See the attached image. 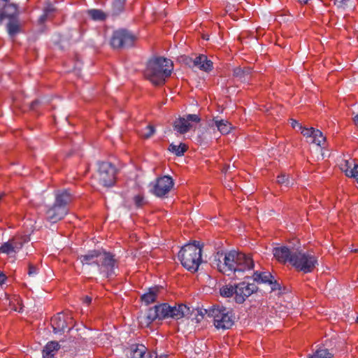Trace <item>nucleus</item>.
I'll return each instance as SVG.
<instances>
[{"label":"nucleus","mask_w":358,"mask_h":358,"mask_svg":"<svg viewBox=\"0 0 358 358\" xmlns=\"http://www.w3.org/2000/svg\"><path fill=\"white\" fill-rule=\"evenodd\" d=\"M255 266L252 256L249 254L231 250L224 254L223 262L217 264L220 272L228 276L239 279Z\"/></svg>","instance_id":"1"},{"label":"nucleus","mask_w":358,"mask_h":358,"mask_svg":"<svg viewBox=\"0 0 358 358\" xmlns=\"http://www.w3.org/2000/svg\"><path fill=\"white\" fill-rule=\"evenodd\" d=\"M173 63L170 59L157 57L150 59L145 71V76L154 85L164 83L166 78L171 76Z\"/></svg>","instance_id":"2"},{"label":"nucleus","mask_w":358,"mask_h":358,"mask_svg":"<svg viewBox=\"0 0 358 358\" xmlns=\"http://www.w3.org/2000/svg\"><path fill=\"white\" fill-rule=\"evenodd\" d=\"M202 249L199 243H189L182 248L178 254V257L182 265L188 271L195 272L198 270L201 263Z\"/></svg>","instance_id":"3"},{"label":"nucleus","mask_w":358,"mask_h":358,"mask_svg":"<svg viewBox=\"0 0 358 358\" xmlns=\"http://www.w3.org/2000/svg\"><path fill=\"white\" fill-rule=\"evenodd\" d=\"M290 264L303 273H311L318 264L317 257L313 251L296 248L295 255L290 259Z\"/></svg>","instance_id":"4"},{"label":"nucleus","mask_w":358,"mask_h":358,"mask_svg":"<svg viewBox=\"0 0 358 358\" xmlns=\"http://www.w3.org/2000/svg\"><path fill=\"white\" fill-rule=\"evenodd\" d=\"M208 316L213 319V324L217 329H230L234 323L232 311L222 306H213L205 310Z\"/></svg>","instance_id":"5"},{"label":"nucleus","mask_w":358,"mask_h":358,"mask_svg":"<svg viewBox=\"0 0 358 358\" xmlns=\"http://www.w3.org/2000/svg\"><path fill=\"white\" fill-rule=\"evenodd\" d=\"M116 173V168L111 163L100 162L94 178L103 186L111 187L115 182Z\"/></svg>","instance_id":"6"},{"label":"nucleus","mask_w":358,"mask_h":358,"mask_svg":"<svg viewBox=\"0 0 358 358\" xmlns=\"http://www.w3.org/2000/svg\"><path fill=\"white\" fill-rule=\"evenodd\" d=\"M159 310L162 320L173 319L176 320L187 317L190 315V308L183 303L175 304L171 306L164 303L160 304Z\"/></svg>","instance_id":"7"},{"label":"nucleus","mask_w":358,"mask_h":358,"mask_svg":"<svg viewBox=\"0 0 358 358\" xmlns=\"http://www.w3.org/2000/svg\"><path fill=\"white\" fill-rule=\"evenodd\" d=\"M136 36L130 31L120 29L115 31L110 40L114 48H129L134 45Z\"/></svg>","instance_id":"8"},{"label":"nucleus","mask_w":358,"mask_h":358,"mask_svg":"<svg viewBox=\"0 0 358 358\" xmlns=\"http://www.w3.org/2000/svg\"><path fill=\"white\" fill-rule=\"evenodd\" d=\"M117 266V262L110 252L102 250L98 267L99 271L105 275L106 278H110L115 275V268Z\"/></svg>","instance_id":"9"},{"label":"nucleus","mask_w":358,"mask_h":358,"mask_svg":"<svg viewBox=\"0 0 358 358\" xmlns=\"http://www.w3.org/2000/svg\"><path fill=\"white\" fill-rule=\"evenodd\" d=\"M173 187V181L171 177L164 176L157 178L152 185L151 192L158 197L166 195Z\"/></svg>","instance_id":"10"},{"label":"nucleus","mask_w":358,"mask_h":358,"mask_svg":"<svg viewBox=\"0 0 358 358\" xmlns=\"http://www.w3.org/2000/svg\"><path fill=\"white\" fill-rule=\"evenodd\" d=\"M51 324L55 333L64 332L73 327V317L71 314L59 313L51 319Z\"/></svg>","instance_id":"11"},{"label":"nucleus","mask_w":358,"mask_h":358,"mask_svg":"<svg viewBox=\"0 0 358 358\" xmlns=\"http://www.w3.org/2000/svg\"><path fill=\"white\" fill-rule=\"evenodd\" d=\"M258 287L252 283L240 282L235 285V301L236 303H242L245 299L254 292H257Z\"/></svg>","instance_id":"12"},{"label":"nucleus","mask_w":358,"mask_h":358,"mask_svg":"<svg viewBox=\"0 0 358 358\" xmlns=\"http://www.w3.org/2000/svg\"><path fill=\"white\" fill-rule=\"evenodd\" d=\"M159 307L160 304L155 306L149 308L146 313L138 316V320L141 327H148L156 319L162 320Z\"/></svg>","instance_id":"13"},{"label":"nucleus","mask_w":358,"mask_h":358,"mask_svg":"<svg viewBox=\"0 0 358 358\" xmlns=\"http://www.w3.org/2000/svg\"><path fill=\"white\" fill-rule=\"evenodd\" d=\"M27 241H28L27 237H14L11 240H9L6 243H4L0 247V251L2 253H6L7 255L17 252L19 250L22 248L23 244Z\"/></svg>","instance_id":"14"},{"label":"nucleus","mask_w":358,"mask_h":358,"mask_svg":"<svg viewBox=\"0 0 358 358\" xmlns=\"http://www.w3.org/2000/svg\"><path fill=\"white\" fill-rule=\"evenodd\" d=\"M296 248L281 246L275 248L273 254L275 259L282 263L289 262L293 256L295 255Z\"/></svg>","instance_id":"15"},{"label":"nucleus","mask_w":358,"mask_h":358,"mask_svg":"<svg viewBox=\"0 0 358 358\" xmlns=\"http://www.w3.org/2000/svg\"><path fill=\"white\" fill-rule=\"evenodd\" d=\"M69 212L68 208L64 207H59L56 204H53L50 207L45 213V217L47 220L52 223H55L62 220Z\"/></svg>","instance_id":"16"},{"label":"nucleus","mask_w":358,"mask_h":358,"mask_svg":"<svg viewBox=\"0 0 358 358\" xmlns=\"http://www.w3.org/2000/svg\"><path fill=\"white\" fill-rule=\"evenodd\" d=\"M254 281L257 283H268L271 285V290H276L279 289V284L273 280V277L271 273L268 271L264 272H254L252 275Z\"/></svg>","instance_id":"17"},{"label":"nucleus","mask_w":358,"mask_h":358,"mask_svg":"<svg viewBox=\"0 0 358 358\" xmlns=\"http://www.w3.org/2000/svg\"><path fill=\"white\" fill-rule=\"evenodd\" d=\"M124 352L128 358H143L147 348L142 344H132Z\"/></svg>","instance_id":"18"},{"label":"nucleus","mask_w":358,"mask_h":358,"mask_svg":"<svg viewBox=\"0 0 358 358\" xmlns=\"http://www.w3.org/2000/svg\"><path fill=\"white\" fill-rule=\"evenodd\" d=\"M102 250H94L89 251L87 254L80 255L79 259L81 263L87 265L96 264L99 265V258L101 257Z\"/></svg>","instance_id":"19"},{"label":"nucleus","mask_w":358,"mask_h":358,"mask_svg":"<svg viewBox=\"0 0 358 358\" xmlns=\"http://www.w3.org/2000/svg\"><path fill=\"white\" fill-rule=\"evenodd\" d=\"M162 289V287L159 286L149 288L148 291L141 296V301L145 305L155 302Z\"/></svg>","instance_id":"20"},{"label":"nucleus","mask_w":358,"mask_h":358,"mask_svg":"<svg viewBox=\"0 0 358 358\" xmlns=\"http://www.w3.org/2000/svg\"><path fill=\"white\" fill-rule=\"evenodd\" d=\"M194 66L199 68L200 70L208 72L213 68V63L208 59L205 55H200L193 60Z\"/></svg>","instance_id":"21"},{"label":"nucleus","mask_w":358,"mask_h":358,"mask_svg":"<svg viewBox=\"0 0 358 358\" xmlns=\"http://www.w3.org/2000/svg\"><path fill=\"white\" fill-rule=\"evenodd\" d=\"M210 128L214 127L217 128V130L222 134H227L231 130V124L226 120L219 119L217 117H214L211 122L208 123Z\"/></svg>","instance_id":"22"},{"label":"nucleus","mask_w":358,"mask_h":358,"mask_svg":"<svg viewBox=\"0 0 358 358\" xmlns=\"http://www.w3.org/2000/svg\"><path fill=\"white\" fill-rule=\"evenodd\" d=\"M72 201L73 196L67 190L58 191L55 194V204L59 207L68 208L69 204H70Z\"/></svg>","instance_id":"23"},{"label":"nucleus","mask_w":358,"mask_h":358,"mask_svg":"<svg viewBox=\"0 0 358 358\" xmlns=\"http://www.w3.org/2000/svg\"><path fill=\"white\" fill-rule=\"evenodd\" d=\"M60 348L61 345L58 342H48L43 348L42 352L43 358H53Z\"/></svg>","instance_id":"24"},{"label":"nucleus","mask_w":358,"mask_h":358,"mask_svg":"<svg viewBox=\"0 0 358 358\" xmlns=\"http://www.w3.org/2000/svg\"><path fill=\"white\" fill-rule=\"evenodd\" d=\"M17 15V6L15 4H8L5 8V10L3 13H0V23H1L5 17L13 20Z\"/></svg>","instance_id":"25"},{"label":"nucleus","mask_w":358,"mask_h":358,"mask_svg":"<svg viewBox=\"0 0 358 358\" xmlns=\"http://www.w3.org/2000/svg\"><path fill=\"white\" fill-rule=\"evenodd\" d=\"M173 127L178 132L183 134L190 129L192 124L185 117H180L174 122Z\"/></svg>","instance_id":"26"},{"label":"nucleus","mask_w":358,"mask_h":358,"mask_svg":"<svg viewBox=\"0 0 358 358\" xmlns=\"http://www.w3.org/2000/svg\"><path fill=\"white\" fill-rule=\"evenodd\" d=\"M355 165L356 164H354L353 161L345 159H343L339 164L341 170L345 173L346 176L351 178L355 176Z\"/></svg>","instance_id":"27"},{"label":"nucleus","mask_w":358,"mask_h":358,"mask_svg":"<svg viewBox=\"0 0 358 358\" xmlns=\"http://www.w3.org/2000/svg\"><path fill=\"white\" fill-rule=\"evenodd\" d=\"M250 70L248 68L241 69L237 67L234 70V76L240 79L241 82H246L250 77Z\"/></svg>","instance_id":"28"},{"label":"nucleus","mask_w":358,"mask_h":358,"mask_svg":"<svg viewBox=\"0 0 358 358\" xmlns=\"http://www.w3.org/2000/svg\"><path fill=\"white\" fill-rule=\"evenodd\" d=\"M55 12L56 9L54 6L48 3L43 8V14L40 17L41 22H43L46 20L51 18Z\"/></svg>","instance_id":"29"},{"label":"nucleus","mask_w":358,"mask_h":358,"mask_svg":"<svg viewBox=\"0 0 358 358\" xmlns=\"http://www.w3.org/2000/svg\"><path fill=\"white\" fill-rule=\"evenodd\" d=\"M187 150V146L185 143H180L178 145L171 143L169 148V150L173 153H175L177 156L183 155Z\"/></svg>","instance_id":"30"},{"label":"nucleus","mask_w":358,"mask_h":358,"mask_svg":"<svg viewBox=\"0 0 358 358\" xmlns=\"http://www.w3.org/2000/svg\"><path fill=\"white\" fill-rule=\"evenodd\" d=\"M88 15L94 20H104L106 18V14L99 9H91L87 11Z\"/></svg>","instance_id":"31"},{"label":"nucleus","mask_w":358,"mask_h":358,"mask_svg":"<svg viewBox=\"0 0 358 358\" xmlns=\"http://www.w3.org/2000/svg\"><path fill=\"white\" fill-rule=\"evenodd\" d=\"M125 0H113L112 3L113 15L120 14L124 8Z\"/></svg>","instance_id":"32"},{"label":"nucleus","mask_w":358,"mask_h":358,"mask_svg":"<svg viewBox=\"0 0 358 358\" xmlns=\"http://www.w3.org/2000/svg\"><path fill=\"white\" fill-rule=\"evenodd\" d=\"M277 182L278 184L284 186L286 188L292 186L294 184L293 180H290L289 176L285 175V173H282L278 176Z\"/></svg>","instance_id":"33"},{"label":"nucleus","mask_w":358,"mask_h":358,"mask_svg":"<svg viewBox=\"0 0 358 358\" xmlns=\"http://www.w3.org/2000/svg\"><path fill=\"white\" fill-rule=\"evenodd\" d=\"M333 355L327 349H319L308 358H332Z\"/></svg>","instance_id":"34"},{"label":"nucleus","mask_w":358,"mask_h":358,"mask_svg":"<svg viewBox=\"0 0 358 358\" xmlns=\"http://www.w3.org/2000/svg\"><path fill=\"white\" fill-rule=\"evenodd\" d=\"M220 293L222 296L230 297L235 295V286L225 285L220 288Z\"/></svg>","instance_id":"35"},{"label":"nucleus","mask_w":358,"mask_h":358,"mask_svg":"<svg viewBox=\"0 0 358 358\" xmlns=\"http://www.w3.org/2000/svg\"><path fill=\"white\" fill-rule=\"evenodd\" d=\"M324 141L325 137L323 136L322 133L320 130L316 129L310 143H315L319 146H322Z\"/></svg>","instance_id":"36"},{"label":"nucleus","mask_w":358,"mask_h":358,"mask_svg":"<svg viewBox=\"0 0 358 358\" xmlns=\"http://www.w3.org/2000/svg\"><path fill=\"white\" fill-rule=\"evenodd\" d=\"M299 130L301 131V133L303 134V136L308 139V141L310 143L316 129L313 127L306 128L303 127L301 125H299Z\"/></svg>","instance_id":"37"},{"label":"nucleus","mask_w":358,"mask_h":358,"mask_svg":"<svg viewBox=\"0 0 358 358\" xmlns=\"http://www.w3.org/2000/svg\"><path fill=\"white\" fill-rule=\"evenodd\" d=\"M8 31L10 35L16 34L19 31V24L15 19L11 20L7 25Z\"/></svg>","instance_id":"38"},{"label":"nucleus","mask_w":358,"mask_h":358,"mask_svg":"<svg viewBox=\"0 0 358 358\" xmlns=\"http://www.w3.org/2000/svg\"><path fill=\"white\" fill-rule=\"evenodd\" d=\"M155 131V130L154 127L149 124L140 131V135L144 138H148L154 134Z\"/></svg>","instance_id":"39"},{"label":"nucleus","mask_w":358,"mask_h":358,"mask_svg":"<svg viewBox=\"0 0 358 358\" xmlns=\"http://www.w3.org/2000/svg\"><path fill=\"white\" fill-rule=\"evenodd\" d=\"M134 201L137 207H141L145 204L144 197L139 194L134 197Z\"/></svg>","instance_id":"40"},{"label":"nucleus","mask_w":358,"mask_h":358,"mask_svg":"<svg viewBox=\"0 0 358 358\" xmlns=\"http://www.w3.org/2000/svg\"><path fill=\"white\" fill-rule=\"evenodd\" d=\"M185 119L188 120V122H189L190 121L194 122H199L201 120L199 117L195 114L188 115H187Z\"/></svg>","instance_id":"41"},{"label":"nucleus","mask_w":358,"mask_h":358,"mask_svg":"<svg viewBox=\"0 0 358 358\" xmlns=\"http://www.w3.org/2000/svg\"><path fill=\"white\" fill-rule=\"evenodd\" d=\"M349 1L350 0H334V4L336 5L338 8H345Z\"/></svg>","instance_id":"42"},{"label":"nucleus","mask_w":358,"mask_h":358,"mask_svg":"<svg viewBox=\"0 0 358 358\" xmlns=\"http://www.w3.org/2000/svg\"><path fill=\"white\" fill-rule=\"evenodd\" d=\"M37 268L32 264L29 265L28 274L29 276H32L37 273Z\"/></svg>","instance_id":"43"},{"label":"nucleus","mask_w":358,"mask_h":358,"mask_svg":"<svg viewBox=\"0 0 358 358\" xmlns=\"http://www.w3.org/2000/svg\"><path fill=\"white\" fill-rule=\"evenodd\" d=\"M150 358H171V357L168 355H162L158 357L156 352H152V353L150 354Z\"/></svg>","instance_id":"44"},{"label":"nucleus","mask_w":358,"mask_h":358,"mask_svg":"<svg viewBox=\"0 0 358 358\" xmlns=\"http://www.w3.org/2000/svg\"><path fill=\"white\" fill-rule=\"evenodd\" d=\"M6 278V275L3 272L0 271V285L5 282Z\"/></svg>","instance_id":"45"},{"label":"nucleus","mask_w":358,"mask_h":358,"mask_svg":"<svg viewBox=\"0 0 358 358\" xmlns=\"http://www.w3.org/2000/svg\"><path fill=\"white\" fill-rule=\"evenodd\" d=\"M83 303H86L87 305H89L92 301V298L89 296H85L83 299Z\"/></svg>","instance_id":"46"},{"label":"nucleus","mask_w":358,"mask_h":358,"mask_svg":"<svg viewBox=\"0 0 358 358\" xmlns=\"http://www.w3.org/2000/svg\"><path fill=\"white\" fill-rule=\"evenodd\" d=\"M291 124L294 129H296V127L299 128V125H301L300 124L298 123L296 120L293 119L291 120Z\"/></svg>","instance_id":"47"},{"label":"nucleus","mask_w":358,"mask_h":358,"mask_svg":"<svg viewBox=\"0 0 358 358\" xmlns=\"http://www.w3.org/2000/svg\"><path fill=\"white\" fill-rule=\"evenodd\" d=\"M355 176H352L355 179H356L357 183H358V165H355Z\"/></svg>","instance_id":"48"},{"label":"nucleus","mask_w":358,"mask_h":358,"mask_svg":"<svg viewBox=\"0 0 358 358\" xmlns=\"http://www.w3.org/2000/svg\"><path fill=\"white\" fill-rule=\"evenodd\" d=\"M354 122L355 124L358 126V114L355 117Z\"/></svg>","instance_id":"49"},{"label":"nucleus","mask_w":358,"mask_h":358,"mask_svg":"<svg viewBox=\"0 0 358 358\" xmlns=\"http://www.w3.org/2000/svg\"><path fill=\"white\" fill-rule=\"evenodd\" d=\"M301 3H307L308 0H299Z\"/></svg>","instance_id":"50"},{"label":"nucleus","mask_w":358,"mask_h":358,"mask_svg":"<svg viewBox=\"0 0 358 358\" xmlns=\"http://www.w3.org/2000/svg\"><path fill=\"white\" fill-rule=\"evenodd\" d=\"M36 103H37V101H33L32 105H34V104H35Z\"/></svg>","instance_id":"51"},{"label":"nucleus","mask_w":358,"mask_h":358,"mask_svg":"<svg viewBox=\"0 0 358 358\" xmlns=\"http://www.w3.org/2000/svg\"><path fill=\"white\" fill-rule=\"evenodd\" d=\"M3 195H0V200L2 199Z\"/></svg>","instance_id":"52"},{"label":"nucleus","mask_w":358,"mask_h":358,"mask_svg":"<svg viewBox=\"0 0 358 358\" xmlns=\"http://www.w3.org/2000/svg\"><path fill=\"white\" fill-rule=\"evenodd\" d=\"M356 321H357V322H358V317H357V320H356Z\"/></svg>","instance_id":"53"}]
</instances>
